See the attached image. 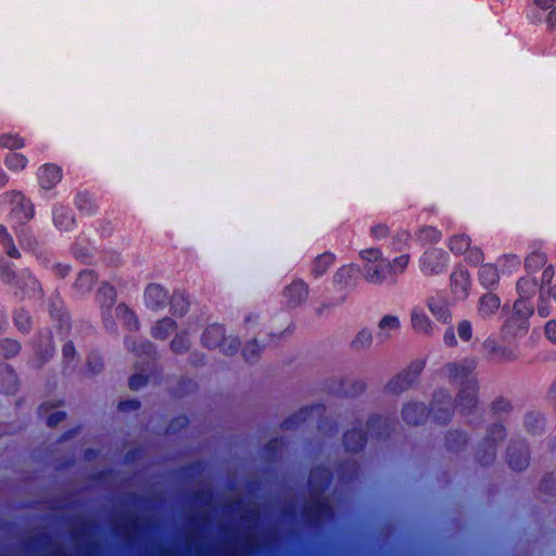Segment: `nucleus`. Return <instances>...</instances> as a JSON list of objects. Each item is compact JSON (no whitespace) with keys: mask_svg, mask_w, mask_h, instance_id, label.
Returning a JSON list of instances; mask_svg holds the SVG:
<instances>
[{"mask_svg":"<svg viewBox=\"0 0 556 556\" xmlns=\"http://www.w3.org/2000/svg\"><path fill=\"white\" fill-rule=\"evenodd\" d=\"M476 367L473 359H465L459 364H450L446 367L448 378L459 383L463 389L458 395V405H463V400L466 397L468 405L473 404L476 395V380L472 376V370Z\"/></svg>","mask_w":556,"mask_h":556,"instance_id":"f257e3e1","label":"nucleus"},{"mask_svg":"<svg viewBox=\"0 0 556 556\" xmlns=\"http://www.w3.org/2000/svg\"><path fill=\"white\" fill-rule=\"evenodd\" d=\"M364 262V278L374 285L382 283L390 274L389 261L382 257L380 250L370 248L359 252Z\"/></svg>","mask_w":556,"mask_h":556,"instance_id":"f03ea898","label":"nucleus"},{"mask_svg":"<svg viewBox=\"0 0 556 556\" xmlns=\"http://www.w3.org/2000/svg\"><path fill=\"white\" fill-rule=\"evenodd\" d=\"M533 306L525 300H517L511 316L505 321L502 333L505 338H517L527 333Z\"/></svg>","mask_w":556,"mask_h":556,"instance_id":"7ed1b4c3","label":"nucleus"},{"mask_svg":"<svg viewBox=\"0 0 556 556\" xmlns=\"http://www.w3.org/2000/svg\"><path fill=\"white\" fill-rule=\"evenodd\" d=\"M0 204L11 205L10 219L13 228H15L16 224H24L28 222L34 215L31 203L20 192L4 193L0 195Z\"/></svg>","mask_w":556,"mask_h":556,"instance_id":"20e7f679","label":"nucleus"},{"mask_svg":"<svg viewBox=\"0 0 556 556\" xmlns=\"http://www.w3.org/2000/svg\"><path fill=\"white\" fill-rule=\"evenodd\" d=\"M0 277L4 282L20 288L22 291L24 288L27 289V292H35L39 289L37 280L34 279L27 270H23L16 275L15 271L12 270L10 262L4 257H0Z\"/></svg>","mask_w":556,"mask_h":556,"instance_id":"39448f33","label":"nucleus"},{"mask_svg":"<svg viewBox=\"0 0 556 556\" xmlns=\"http://www.w3.org/2000/svg\"><path fill=\"white\" fill-rule=\"evenodd\" d=\"M229 343L225 340L224 328L219 325H211L203 333V344L210 349L222 346L225 353H231L239 346V342L236 338L228 339Z\"/></svg>","mask_w":556,"mask_h":556,"instance_id":"423d86ee","label":"nucleus"},{"mask_svg":"<svg viewBox=\"0 0 556 556\" xmlns=\"http://www.w3.org/2000/svg\"><path fill=\"white\" fill-rule=\"evenodd\" d=\"M447 254L439 249L426 251L419 262L420 270L428 276L441 274L447 265Z\"/></svg>","mask_w":556,"mask_h":556,"instance_id":"0eeeda50","label":"nucleus"},{"mask_svg":"<svg viewBox=\"0 0 556 556\" xmlns=\"http://www.w3.org/2000/svg\"><path fill=\"white\" fill-rule=\"evenodd\" d=\"M471 279L469 271L463 266H457L451 274L450 289L456 300H465L469 295Z\"/></svg>","mask_w":556,"mask_h":556,"instance_id":"6e6552de","label":"nucleus"},{"mask_svg":"<svg viewBox=\"0 0 556 556\" xmlns=\"http://www.w3.org/2000/svg\"><path fill=\"white\" fill-rule=\"evenodd\" d=\"M62 179V170L53 164H46L38 169V181L41 188L46 190L52 189Z\"/></svg>","mask_w":556,"mask_h":556,"instance_id":"1a4fd4ad","label":"nucleus"},{"mask_svg":"<svg viewBox=\"0 0 556 556\" xmlns=\"http://www.w3.org/2000/svg\"><path fill=\"white\" fill-rule=\"evenodd\" d=\"M308 289L305 282L294 281L283 291L285 302L289 306H295L306 300Z\"/></svg>","mask_w":556,"mask_h":556,"instance_id":"9d476101","label":"nucleus"},{"mask_svg":"<svg viewBox=\"0 0 556 556\" xmlns=\"http://www.w3.org/2000/svg\"><path fill=\"white\" fill-rule=\"evenodd\" d=\"M144 300L148 307L159 309L167 303L168 293L160 285H150L146 289Z\"/></svg>","mask_w":556,"mask_h":556,"instance_id":"9b49d317","label":"nucleus"},{"mask_svg":"<svg viewBox=\"0 0 556 556\" xmlns=\"http://www.w3.org/2000/svg\"><path fill=\"white\" fill-rule=\"evenodd\" d=\"M556 305V285L548 289H541L538 304V314L542 318L549 316Z\"/></svg>","mask_w":556,"mask_h":556,"instance_id":"f8f14e48","label":"nucleus"},{"mask_svg":"<svg viewBox=\"0 0 556 556\" xmlns=\"http://www.w3.org/2000/svg\"><path fill=\"white\" fill-rule=\"evenodd\" d=\"M410 324L413 329L422 334H430L433 330V326L424 308L416 306L410 313Z\"/></svg>","mask_w":556,"mask_h":556,"instance_id":"ddd939ff","label":"nucleus"},{"mask_svg":"<svg viewBox=\"0 0 556 556\" xmlns=\"http://www.w3.org/2000/svg\"><path fill=\"white\" fill-rule=\"evenodd\" d=\"M556 0H532L528 7L527 17L533 24L543 23V14L546 13Z\"/></svg>","mask_w":556,"mask_h":556,"instance_id":"4468645a","label":"nucleus"},{"mask_svg":"<svg viewBox=\"0 0 556 556\" xmlns=\"http://www.w3.org/2000/svg\"><path fill=\"white\" fill-rule=\"evenodd\" d=\"M500 306L501 300L497 295L493 293L484 294L479 299L478 302V315L481 318L486 319L494 315L498 311Z\"/></svg>","mask_w":556,"mask_h":556,"instance_id":"2eb2a0df","label":"nucleus"},{"mask_svg":"<svg viewBox=\"0 0 556 556\" xmlns=\"http://www.w3.org/2000/svg\"><path fill=\"white\" fill-rule=\"evenodd\" d=\"M359 268L350 264L342 266L334 275V282L342 287L353 286L358 278Z\"/></svg>","mask_w":556,"mask_h":556,"instance_id":"dca6fc26","label":"nucleus"},{"mask_svg":"<svg viewBox=\"0 0 556 556\" xmlns=\"http://www.w3.org/2000/svg\"><path fill=\"white\" fill-rule=\"evenodd\" d=\"M428 308L431 314L442 323H448L451 320V313L447 304L443 299L430 298L427 302Z\"/></svg>","mask_w":556,"mask_h":556,"instance_id":"f3484780","label":"nucleus"},{"mask_svg":"<svg viewBox=\"0 0 556 556\" xmlns=\"http://www.w3.org/2000/svg\"><path fill=\"white\" fill-rule=\"evenodd\" d=\"M402 414L406 422L416 425L424 421L426 406L421 403L407 404Z\"/></svg>","mask_w":556,"mask_h":556,"instance_id":"a211bd4d","label":"nucleus"},{"mask_svg":"<svg viewBox=\"0 0 556 556\" xmlns=\"http://www.w3.org/2000/svg\"><path fill=\"white\" fill-rule=\"evenodd\" d=\"M500 279L498 270L492 264H484L479 270L480 283L485 288L494 287Z\"/></svg>","mask_w":556,"mask_h":556,"instance_id":"6ab92c4d","label":"nucleus"},{"mask_svg":"<svg viewBox=\"0 0 556 556\" xmlns=\"http://www.w3.org/2000/svg\"><path fill=\"white\" fill-rule=\"evenodd\" d=\"M401 326L400 319L393 315L384 316L378 325V336L389 338L393 332L397 331Z\"/></svg>","mask_w":556,"mask_h":556,"instance_id":"aec40b11","label":"nucleus"},{"mask_svg":"<svg viewBox=\"0 0 556 556\" xmlns=\"http://www.w3.org/2000/svg\"><path fill=\"white\" fill-rule=\"evenodd\" d=\"M16 388V376L8 366H0V392L10 393Z\"/></svg>","mask_w":556,"mask_h":556,"instance_id":"412c9836","label":"nucleus"},{"mask_svg":"<svg viewBox=\"0 0 556 556\" xmlns=\"http://www.w3.org/2000/svg\"><path fill=\"white\" fill-rule=\"evenodd\" d=\"M536 289L538 283L534 279L529 277L520 279L517 283L518 300H525L527 303H530L529 299L536 292Z\"/></svg>","mask_w":556,"mask_h":556,"instance_id":"4be33fe9","label":"nucleus"},{"mask_svg":"<svg viewBox=\"0 0 556 556\" xmlns=\"http://www.w3.org/2000/svg\"><path fill=\"white\" fill-rule=\"evenodd\" d=\"M54 225L61 230H70L74 224V218L67 208L59 207L53 213Z\"/></svg>","mask_w":556,"mask_h":556,"instance_id":"5701e85b","label":"nucleus"},{"mask_svg":"<svg viewBox=\"0 0 556 556\" xmlns=\"http://www.w3.org/2000/svg\"><path fill=\"white\" fill-rule=\"evenodd\" d=\"M334 256L330 253H324L316 257L312 265V274L315 277L323 276L327 269L332 265Z\"/></svg>","mask_w":556,"mask_h":556,"instance_id":"b1692460","label":"nucleus"},{"mask_svg":"<svg viewBox=\"0 0 556 556\" xmlns=\"http://www.w3.org/2000/svg\"><path fill=\"white\" fill-rule=\"evenodd\" d=\"M4 163L10 170L20 172L27 166L28 160L22 153H10L5 156Z\"/></svg>","mask_w":556,"mask_h":556,"instance_id":"393cba45","label":"nucleus"},{"mask_svg":"<svg viewBox=\"0 0 556 556\" xmlns=\"http://www.w3.org/2000/svg\"><path fill=\"white\" fill-rule=\"evenodd\" d=\"M450 250L453 253L462 254L465 253L470 247V239L465 235H456L450 239Z\"/></svg>","mask_w":556,"mask_h":556,"instance_id":"a878e982","label":"nucleus"},{"mask_svg":"<svg viewBox=\"0 0 556 556\" xmlns=\"http://www.w3.org/2000/svg\"><path fill=\"white\" fill-rule=\"evenodd\" d=\"M175 323L170 318L160 320L152 330V334L156 339H165L174 330Z\"/></svg>","mask_w":556,"mask_h":556,"instance_id":"bb28decb","label":"nucleus"},{"mask_svg":"<svg viewBox=\"0 0 556 556\" xmlns=\"http://www.w3.org/2000/svg\"><path fill=\"white\" fill-rule=\"evenodd\" d=\"M0 240L7 252V255L11 258H17L20 256L18 251L13 245V240L3 225H0Z\"/></svg>","mask_w":556,"mask_h":556,"instance_id":"cd10ccee","label":"nucleus"},{"mask_svg":"<svg viewBox=\"0 0 556 556\" xmlns=\"http://www.w3.org/2000/svg\"><path fill=\"white\" fill-rule=\"evenodd\" d=\"M365 442L363 433L358 430H353L344 435V444L348 450L355 451L362 447Z\"/></svg>","mask_w":556,"mask_h":556,"instance_id":"c85d7f7f","label":"nucleus"},{"mask_svg":"<svg viewBox=\"0 0 556 556\" xmlns=\"http://www.w3.org/2000/svg\"><path fill=\"white\" fill-rule=\"evenodd\" d=\"M409 263V255L408 254H402L395 258H393L392 262H389V268L391 276H395L399 274L404 273L406 267Z\"/></svg>","mask_w":556,"mask_h":556,"instance_id":"c756f323","label":"nucleus"},{"mask_svg":"<svg viewBox=\"0 0 556 556\" xmlns=\"http://www.w3.org/2000/svg\"><path fill=\"white\" fill-rule=\"evenodd\" d=\"M441 239V232L434 227H424L418 232V240L422 243H433Z\"/></svg>","mask_w":556,"mask_h":556,"instance_id":"7c9ffc66","label":"nucleus"},{"mask_svg":"<svg viewBox=\"0 0 556 556\" xmlns=\"http://www.w3.org/2000/svg\"><path fill=\"white\" fill-rule=\"evenodd\" d=\"M546 263V257L543 253L535 251L528 255L526 258V267L528 270L533 271L541 268Z\"/></svg>","mask_w":556,"mask_h":556,"instance_id":"2f4dec72","label":"nucleus"},{"mask_svg":"<svg viewBox=\"0 0 556 556\" xmlns=\"http://www.w3.org/2000/svg\"><path fill=\"white\" fill-rule=\"evenodd\" d=\"M0 146L5 149H18L24 146V140L13 134H3L0 137Z\"/></svg>","mask_w":556,"mask_h":556,"instance_id":"473e14b6","label":"nucleus"},{"mask_svg":"<svg viewBox=\"0 0 556 556\" xmlns=\"http://www.w3.org/2000/svg\"><path fill=\"white\" fill-rule=\"evenodd\" d=\"M189 305V301L184 292H176L172 299V308L175 313L184 314Z\"/></svg>","mask_w":556,"mask_h":556,"instance_id":"72a5a7b5","label":"nucleus"},{"mask_svg":"<svg viewBox=\"0 0 556 556\" xmlns=\"http://www.w3.org/2000/svg\"><path fill=\"white\" fill-rule=\"evenodd\" d=\"M96 281V276L90 270L81 271L76 280V287L79 290H89Z\"/></svg>","mask_w":556,"mask_h":556,"instance_id":"f704fd0d","label":"nucleus"},{"mask_svg":"<svg viewBox=\"0 0 556 556\" xmlns=\"http://www.w3.org/2000/svg\"><path fill=\"white\" fill-rule=\"evenodd\" d=\"M99 301L102 305H111L115 301V290L110 285L105 283L101 286L98 291Z\"/></svg>","mask_w":556,"mask_h":556,"instance_id":"c9c22d12","label":"nucleus"},{"mask_svg":"<svg viewBox=\"0 0 556 556\" xmlns=\"http://www.w3.org/2000/svg\"><path fill=\"white\" fill-rule=\"evenodd\" d=\"M18 351L20 344L14 340L7 339L0 343V355L3 357L14 356Z\"/></svg>","mask_w":556,"mask_h":556,"instance_id":"e433bc0d","label":"nucleus"},{"mask_svg":"<svg viewBox=\"0 0 556 556\" xmlns=\"http://www.w3.org/2000/svg\"><path fill=\"white\" fill-rule=\"evenodd\" d=\"M15 324L21 331H27L30 327V317L27 312L18 311L15 315Z\"/></svg>","mask_w":556,"mask_h":556,"instance_id":"4c0bfd02","label":"nucleus"},{"mask_svg":"<svg viewBox=\"0 0 556 556\" xmlns=\"http://www.w3.org/2000/svg\"><path fill=\"white\" fill-rule=\"evenodd\" d=\"M413 381L412 378H408V375H399L395 380L390 382L389 388L392 391H401L405 389Z\"/></svg>","mask_w":556,"mask_h":556,"instance_id":"58836bf2","label":"nucleus"},{"mask_svg":"<svg viewBox=\"0 0 556 556\" xmlns=\"http://www.w3.org/2000/svg\"><path fill=\"white\" fill-rule=\"evenodd\" d=\"M116 314L124 319V321L128 325V326H131V323H134V325L136 326L137 325V321H136V318L132 314V312H130L128 309V307L124 304H119L117 307H116Z\"/></svg>","mask_w":556,"mask_h":556,"instance_id":"ea45409f","label":"nucleus"},{"mask_svg":"<svg viewBox=\"0 0 556 556\" xmlns=\"http://www.w3.org/2000/svg\"><path fill=\"white\" fill-rule=\"evenodd\" d=\"M466 253V261L472 265H477L483 260V253L478 248H471L465 252Z\"/></svg>","mask_w":556,"mask_h":556,"instance_id":"a19ab883","label":"nucleus"},{"mask_svg":"<svg viewBox=\"0 0 556 556\" xmlns=\"http://www.w3.org/2000/svg\"><path fill=\"white\" fill-rule=\"evenodd\" d=\"M430 413L439 421H445L450 415L448 409L446 407L441 408L437 400L433 402Z\"/></svg>","mask_w":556,"mask_h":556,"instance_id":"79ce46f5","label":"nucleus"},{"mask_svg":"<svg viewBox=\"0 0 556 556\" xmlns=\"http://www.w3.org/2000/svg\"><path fill=\"white\" fill-rule=\"evenodd\" d=\"M457 332L460 339L468 341L471 338V325L469 321L464 320L459 323Z\"/></svg>","mask_w":556,"mask_h":556,"instance_id":"37998d69","label":"nucleus"},{"mask_svg":"<svg viewBox=\"0 0 556 556\" xmlns=\"http://www.w3.org/2000/svg\"><path fill=\"white\" fill-rule=\"evenodd\" d=\"M370 341H371V333L369 331L363 330L356 336L355 340L353 341V344L356 348H363V346L369 344Z\"/></svg>","mask_w":556,"mask_h":556,"instance_id":"c03bdc74","label":"nucleus"},{"mask_svg":"<svg viewBox=\"0 0 556 556\" xmlns=\"http://www.w3.org/2000/svg\"><path fill=\"white\" fill-rule=\"evenodd\" d=\"M543 22L551 29L556 27V5L555 4L548 11H546V13L543 14Z\"/></svg>","mask_w":556,"mask_h":556,"instance_id":"a18cd8bd","label":"nucleus"},{"mask_svg":"<svg viewBox=\"0 0 556 556\" xmlns=\"http://www.w3.org/2000/svg\"><path fill=\"white\" fill-rule=\"evenodd\" d=\"M545 336L551 342L556 343V320L555 319L548 320L546 323Z\"/></svg>","mask_w":556,"mask_h":556,"instance_id":"49530a36","label":"nucleus"},{"mask_svg":"<svg viewBox=\"0 0 556 556\" xmlns=\"http://www.w3.org/2000/svg\"><path fill=\"white\" fill-rule=\"evenodd\" d=\"M147 383V377L144 375H134L129 379V387L132 390H138Z\"/></svg>","mask_w":556,"mask_h":556,"instance_id":"de8ad7c7","label":"nucleus"},{"mask_svg":"<svg viewBox=\"0 0 556 556\" xmlns=\"http://www.w3.org/2000/svg\"><path fill=\"white\" fill-rule=\"evenodd\" d=\"M500 262L503 266L508 267L509 273L517 269L519 266V260L516 256H505Z\"/></svg>","mask_w":556,"mask_h":556,"instance_id":"09e8293b","label":"nucleus"},{"mask_svg":"<svg viewBox=\"0 0 556 556\" xmlns=\"http://www.w3.org/2000/svg\"><path fill=\"white\" fill-rule=\"evenodd\" d=\"M119 410H137L139 408V402L136 400H129L121 402L118 405Z\"/></svg>","mask_w":556,"mask_h":556,"instance_id":"8fccbe9b","label":"nucleus"},{"mask_svg":"<svg viewBox=\"0 0 556 556\" xmlns=\"http://www.w3.org/2000/svg\"><path fill=\"white\" fill-rule=\"evenodd\" d=\"M65 418V414L63 412H55L54 414L50 415L48 418V425L50 427H54L60 421H62Z\"/></svg>","mask_w":556,"mask_h":556,"instance_id":"3c124183","label":"nucleus"},{"mask_svg":"<svg viewBox=\"0 0 556 556\" xmlns=\"http://www.w3.org/2000/svg\"><path fill=\"white\" fill-rule=\"evenodd\" d=\"M187 348V343H184L182 342V338H180L179 336H177L173 342H172V349L173 351L175 352H181L182 350H185Z\"/></svg>","mask_w":556,"mask_h":556,"instance_id":"603ef678","label":"nucleus"},{"mask_svg":"<svg viewBox=\"0 0 556 556\" xmlns=\"http://www.w3.org/2000/svg\"><path fill=\"white\" fill-rule=\"evenodd\" d=\"M371 235L377 238H383L387 235V228L382 225L371 228Z\"/></svg>","mask_w":556,"mask_h":556,"instance_id":"864d4df0","label":"nucleus"},{"mask_svg":"<svg viewBox=\"0 0 556 556\" xmlns=\"http://www.w3.org/2000/svg\"><path fill=\"white\" fill-rule=\"evenodd\" d=\"M528 463V457L527 455H523L521 457L520 460L518 462H515L513 458L509 459V465L514 468V469H521L523 468Z\"/></svg>","mask_w":556,"mask_h":556,"instance_id":"5fc2aeb1","label":"nucleus"},{"mask_svg":"<svg viewBox=\"0 0 556 556\" xmlns=\"http://www.w3.org/2000/svg\"><path fill=\"white\" fill-rule=\"evenodd\" d=\"M250 350H251V355H254V354H256V353H257V351H258V344H257V342H256V341H254V342L250 343V344L244 349L243 353H244V356H245V358H247V359H249V358H250V355H249Z\"/></svg>","mask_w":556,"mask_h":556,"instance_id":"6e6d98bb","label":"nucleus"},{"mask_svg":"<svg viewBox=\"0 0 556 556\" xmlns=\"http://www.w3.org/2000/svg\"><path fill=\"white\" fill-rule=\"evenodd\" d=\"M409 241V235L407 232H402L399 236V247H396V250H401L403 247H406Z\"/></svg>","mask_w":556,"mask_h":556,"instance_id":"4d7b16f0","label":"nucleus"},{"mask_svg":"<svg viewBox=\"0 0 556 556\" xmlns=\"http://www.w3.org/2000/svg\"><path fill=\"white\" fill-rule=\"evenodd\" d=\"M444 341L446 344L452 345L455 343V334L453 329H447L444 334Z\"/></svg>","mask_w":556,"mask_h":556,"instance_id":"13d9d810","label":"nucleus"},{"mask_svg":"<svg viewBox=\"0 0 556 556\" xmlns=\"http://www.w3.org/2000/svg\"><path fill=\"white\" fill-rule=\"evenodd\" d=\"M75 353L74 345L72 343H66L63 348V354L66 358L72 357Z\"/></svg>","mask_w":556,"mask_h":556,"instance_id":"bf43d9fd","label":"nucleus"},{"mask_svg":"<svg viewBox=\"0 0 556 556\" xmlns=\"http://www.w3.org/2000/svg\"><path fill=\"white\" fill-rule=\"evenodd\" d=\"M552 276H553V271H552V269L547 268V269H545V270L543 271V277H542V279H543V281H547V282H548V281L552 279Z\"/></svg>","mask_w":556,"mask_h":556,"instance_id":"052dcab7","label":"nucleus"},{"mask_svg":"<svg viewBox=\"0 0 556 556\" xmlns=\"http://www.w3.org/2000/svg\"><path fill=\"white\" fill-rule=\"evenodd\" d=\"M8 182L7 174L0 168V186H3Z\"/></svg>","mask_w":556,"mask_h":556,"instance_id":"680f3d73","label":"nucleus"}]
</instances>
